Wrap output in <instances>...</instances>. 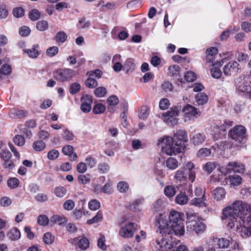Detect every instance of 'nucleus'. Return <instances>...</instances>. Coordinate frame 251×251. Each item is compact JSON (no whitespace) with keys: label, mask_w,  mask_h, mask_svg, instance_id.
Instances as JSON below:
<instances>
[{"label":"nucleus","mask_w":251,"mask_h":251,"mask_svg":"<svg viewBox=\"0 0 251 251\" xmlns=\"http://www.w3.org/2000/svg\"><path fill=\"white\" fill-rule=\"evenodd\" d=\"M222 219H228L227 226L243 238L251 236V204L237 201L223 210Z\"/></svg>","instance_id":"1"},{"label":"nucleus","mask_w":251,"mask_h":251,"mask_svg":"<svg viewBox=\"0 0 251 251\" xmlns=\"http://www.w3.org/2000/svg\"><path fill=\"white\" fill-rule=\"evenodd\" d=\"M188 141L187 135L185 131L178 130L173 137L164 136L158 139V145L161 146L162 152L167 155H172L183 152Z\"/></svg>","instance_id":"2"},{"label":"nucleus","mask_w":251,"mask_h":251,"mask_svg":"<svg viewBox=\"0 0 251 251\" xmlns=\"http://www.w3.org/2000/svg\"><path fill=\"white\" fill-rule=\"evenodd\" d=\"M184 215L176 211H172L169 215L170 227L172 232L176 236H181L185 232Z\"/></svg>","instance_id":"3"},{"label":"nucleus","mask_w":251,"mask_h":251,"mask_svg":"<svg viewBox=\"0 0 251 251\" xmlns=\"http://www.w3.org/2000/svg\"><path fill=\"white\" fill-rule=\"evenodd\" d=\"M187 230L190 232L194 231L197 234L204 231L206 228L202 220L198 215L194 212L189 211L186 213Z\"/></svg>","instance_id":"4"},{"label":"nucleus","mask_w":251,"mask_h":251,"mask_svg":"<svg viewBox=\"0 0 251 251\" xmlns=\"http://www.w3.org/2000/svg\"><path fill=\"white\" fill-rule=\"evenodd\" d=\"M245 170V166L243 163L238 161L229 162L225 167L218 168V171L221 174V175H218V176L212 175L211 176V180L215 182H219L221 179V176L223 175L226 176V174L231 172L243 174Z\"/></svg>","instance_id":"5"},{"label":"nucleus","mask_w":251,"mask_h":251,"mask_svg":"<svg viewBox=\"0 0 251 251\" xmlns=\"http://www.w3.org/2000/svg\"><path fill=\"white\" fill-rule=\"evenodd\" d=\"M156 248L159 251H174L175 245H176L173 241L170 234L162 235L156 240Z\"/></svg>","instance_id":"6"},{"label":"nucleus","mask_w":251,"mask_h":251,"mask_svg":"<svg viewBox=\"0 0 251 251\" xmlns=\"http://www.w3.org/2000/svg\"><path fill=\"white\" fill-rule=\"evenodd\" d=\"M179 110L177 107H175L170 109L166 112L159 115L163 122L170 126H174L178 123L177 116L178 115Z\"/></svg>","instance_id":"7"},{"label":"nucleus","mask_w":251,"mask_h":251,"mask_svg":"<svg viewBox=\"0 0 251 251\" xmlns=\"http://www.w3.org/2000/svg\"><path fill=\"white\" fill-rule=\"evenodd\" d=\"M75 76V72L70 68H62L53 73V77L57 81L65 82L70 81Z\"/></svg>","instance_id":"8"},{"label":"nucleus","mask_w":251,"mask_h":251,"mask_svg":"<svg viewBox=\"0 0 251 251\" xmlns=\"http://www.w3.org/2000/svg\"><path fill=\"white\" fill-rule=\"evenodd\" d=\"M156 225L162 235L171 234L173 233L170 224L167 220V216L164 214H160L156 217Z\"/></svg>","instance_id":"9"},{"label":"nucleus","mask_w":251,"mask_h":251,"mask_svg":"<svg viewBox=\"0 0 251 251\" xmlns=\"http://www.w3.org/2000/svg\"><path fill=\"white\" fill-rule=\"evenodd\" d=\"M246 128L243 126L238 125L230 130L229 136L234 140L241 143L246 138Z\"/></svg>","instance_id":"10"},{"label":"nucleus","mask_w":251,"mask_h":251,"mask_svg":"<svg viewBox=\"0 0 251 251\" xmlns=\"http://www.w3.org/2000/svg\"><path fill=\"white\" fill-rule=\"evenodd\" d=\"M236 88L238 91L251 94V78L250 76L244 78H238L236 81Z\"/></svg>","instance_id":"11"},{"label":"nucleus","mask_w":251,"mask_h":251,"mask_svg":"<svg viewBox=\"0 0 251 251\" xmlns=\"http://www.w3.org/2000/svg\"><path fill=\"white\" fill-rule=\"evenodd\" d=\"M219 56L216 48L211 47L209 48L206 50V61L212 64L222 66L224 63V59L219 60L218 58Z\"/></svg>","instance_id":"12"},{"label":"nucleus","mask_w":251,"mask_h":251,"mask_svg":"<svg viewBox=\"0 0 251 251\" xmlns=\"http://www.w3.org/2000/svg\"><path fill=\"white\" fill-rule=\"evenodd\" d=\"M136 228L134 227L133 223H128L124 226H122L119 230V235L126 238H131L136 232Z\"/></svg>","instance_id":"13"},{"label":"nucleus","mask_w":251,"mask_h":251,"mask_svg":"<svg viewBox=\"0 0 251 251\" xmlns=\"http://www.w3.org/2000/svg\"><path fill=\"white\" fill-rule=\"evenodd\" d=\"M185 121L194 120L198 114V110L195 107L187 104L183 108Z\"/></svg>","instance_id":"14"},{"label":"nucleus","mask_w":251,"mask_h":251,"mask_svg":"<svg viewBox=\"0 0 251 251\" xmlns=\"http://www.w3.org/2000/svg\"><path fill=\"white\" fill-rule=\"evenodd\" d=\"M239 70V64L237 62L231 60L223 68V72L225 75H230L231 74L236 73Z\"/></svg>","instance_id":"15"},{"label":"nucleus","mask_w":251,"mask_h":251,"mask_svg":"<svg viewBox=\"0 0 251 251\" xmlns=\"http://www.w3.org/2000/svg\"><path fill=\"white\" fill-rule=\"evenodd\" d=\"M39 45L37 44H34L30 49L23 50L25 53L32 59L37 58L41 54V50H39Z\"/></svg>","instance_id":"16"},{"label":"nucleus","mask_w":251,"mask_h":251,"mask_svg":"<svg viewBox=\"0 0 251 251\" xmlns=\"http://www.w3.org/2000/svg\"><path fill=\"white\" fill-rule=\"evenodd\" d=\"M212 195L215 200L221 201L226 197V191L224 188L218 187L213 190Z\"/></svg>","instance_id":"17"},{"label":"nucleus","mask_w":251,"mask_h":251,"mask_svg":"<svg viewBox=\"0 0 251 251\" xmlns=\"http://www.w3.org/2000/svg\"><path fill=\"white\" fill-rule=\"evenodd\" d=\"M63 153L68 155L69 159L71 161H74L76 160L77 155L75 152H74V148L71 145H66L62 149Z\"/></svg>","instance_id":"18"},{"label":"nucleus","mask_w":251,"mask_h":251,"mask_svg":"<svg viewBox=\"0 0 251 251\" xmlns=\"http://www.w3.org/2000/svg\"><path fill=\"white\" fill-rule=\"evenodd\" d=\"M107 102L108 110L111 113H113L116 110V106L119 103V99L117 96L112 95L108 98Z\"/></svg>","instance_id":"19"},{"label":"nucleus","mask_w":251,"mask_h":251,"mask_svg":"<svg viewBox=\"0 0 251 251\" xmlns=\"http://www.w3.org/2000/svg\"><path fill=\"white\" fill-rule=\"evenodd\" d=\"M206 136L204 134L198 133L194 134L191 138V142L195 146L202 144L205 140Z\"/></svg>","instance_id":"20"},{"label":"nucleus","mask_w":251,"mask_h":251,"mask_svg":"<svg viewBox=\"0 0 251 251\" xmlns=\"http://www.w3.org/2000/svg\"><path fill=\"white\" fill-rule=\"evenodd\" d=\"M7 236L10 240L16 241L20 238L21 232L18 228H13L7 233Z\"/></svg>","instance_id":"21"},{"label":"nucleus","mask_w":251,"mask_h":251,"mask_svg":"<svg viewBox=\"0 0 251 251\" xmlns=\"http://www.w3.org/2000/svg\"><path fill=\"white\" fill-rule=\"evenodd\" d=\"M26 115V112L22 110L13 108L9 112V116L11 118H21Z\"/></svg>","instance_id":"22"},{"label":"nucleus","mask_w":251,"mask_h":251,"mask_svg":"<svg viewBox=\"0 0 251 251\" xmlns=\"http://www.w3.org/2000/svg\"><path fill=\"white\" fill-rule=\"evenodd\" d=\"M186 168L188 170L189 174V179L193 182L194 181L196 178V168L194 164L191 162H188L186 165Z\"/></svg>","instance_id":"23"},{"label":"nucleus","mask_w":251,"mask_h":251,"mask_svg":"<svg viewBox=\"0 0 251 251\" xmlns=\"http://www.w3.org/2000/svg\"><path fill=\"white\" fill-rule=\"evenodd\" d=\"M211 66H212L210 69L211 76L214 78H220L222 75V72L220 68L221 66L212 64H211Z\"/></svg>","instance_id":"24"},{"label":"nucleus","mask_w":251,"mask_h":251,"mask_svg":"<svg viewBox=\"0 0 251 251\" xmlns=\"http://www.w3.org/2000/svg\"><path fill=\"white\" fill-rule=\"evenodd\" d=\"M227 178L229 180L230 185L232 186H239L242 181V177L237 175L229 176Z\"/></svg>","instance_id":"25"},{"label":"nucleus","mask_w":251,"mask_h":251,"mask_svg":"<svg viewBox=\"0 0 251 251\" xmlns=\"http://www.w3.org/2000/svg\"><path fill=\"white\" fill-rule=\"evenodd\" d=\"M212 150H216L214 146L211 147V149L201 148L197 152V156L200 158H205L209 156L212 153Z\"/></svg>","instance_id":"26"},{"label":"nucleus","mask_w":251,"mask_h":251,"mask_svg":"<svg viewBox=\"0 0 251 251\" xmlns=\"http://www.w3.org/2000/svg\"><path fill=\"white\" fill-rule=\"evenodd\" d=\"M215 242L220 249H226L230 244V241L225 238H216Z\"/></svg>","instance_id":"27"},{"label":"nucleus","mask_w":251,"mask_h":251,"mask_svg":"<svg viewBox=\"0 0 251 251\" xmlns=\"http://www.w3.org/2000/svg\"><path fill=\"white\" fill-rule=\"evenodd\" d=\"M67 222V219L65 216L53 215L50 218V222L53 224H57L61 226Z\"/></svg>","instance_id":"28"},{"label":"nucleus","mask_w":251,"mask_h":251,"mask_svg":"<svg viewBox=\"0 0 251 251\" xmlns=\"http://www.w3.org/2000/svg\"><path fill=\"white\" fill-rule=\"evenodd\" d=\"M135 64L132 59L128 58L126 60L124 65V70L127 73L132 72L134 70Z\"/></svg>","instance_id":"29"},{"label":"nucleus","mask_w":251,"mask_h":251,"mask_svg":"<svg viewBox=\"0 0 251 251\" xmlns=\"http://www.w3.org/2000/svg\"><path fill=\"white\" fill-rule=\"evenodd\" d=\"M208 100V96L203 93H199L196 96V101L199 105L206 103Z\"/></svg>","instance_id":"30"},{"label":"nucleus","mask_w":251,"mask_h":251,"mask_svg":"<svg viewBox=\"0 0 251 251\" xmlns=\"http://www.w3.org/2000/svg\"><path fill=\"white\" fill-rule=\"evenodd\" d=\"M218 163L216 162H208L203 167V170L207 173L210 174L216 168Z\"/></svg>","instance_id":"31"},{"label":"nucleus","mask_w":251,"mask_h":251,"mask_svg":"<svg viewBox=\"0 0 251 251\" xmlns=\"http://www.w3.org/2000/svg\"><path fill=\"white\" fill-rule=\"evenodd\" d=\"M169 74L170 75L174 77H177L179 76L180 68L177 65H171L168 68Z\"/></svg>","instance_id":"32"},{"label":"nucleus","mask_w":251,"mask_h":251,"mask_svg":"<svg viewBox=\"0 0 251 251\" xmlns=\"http://www.w3.org/2000/svg\"><path fill=\"white\" fill-rule=\"evenodd\" d=\"M212 135L215 140H218L219 138L222 137L223 133L220 130V126L219 125H214L211 126Z\"/></svg>","instance_id":"33"},{"label":"nucleus","mask_w":251,"mask_h":251,"mask_svg":"<svg viewBox=\"0 0 251 251\" xmlns=\"http://www.w3.org/2000/svg\"><path fill=\"white\" fill-rule=\"evenodd\" d=\"M32 147L35 151H41L45 149L46 144L42 140H37L33 142Z\"/></svg>","instance_id":"34"},{"label":"nucleus","mask_w":251,"mask_h":251,"mask_svg":"<svg viewBox=\"0 0 251 251\" xmlns=\"http://www.w3.org/2000/svg\"><path fill=\"white\" fill-rule=\"evenodd\" d=\"M206 201L203 200V197L201 198H194L191 201V204L199 207H206L207 205L205 202Z\"/></svg>","instance_id":"35"},{"label":"nucleus","mask_w":251,"mask_h":251,"mask_svg":"<svg viewBox=\"0 0 251 251\" xmlns=\"http://www.w3.org/2000/svg\"><path fill=\"white\" fill-rule=\"evenodd\" d=\"M67 39V34L65 32L62 31L58 32L54 37V40L58 43H63Z\"/></svg>","instance_id":"36"},{"label":"nucleus","mask_w":251,"mask_h":251,"mask_svg":"<svg viewBox=\"0 0 251 251\" xmlns=\"http://www.w3.org/2000/svg\"><path fill=\"white\" fill-rule=\"evenodd\" d=\"M101 191L103 193L108 195L112 194L113 191L112 181L110 180H108V181L102 187Z\"/></svg>","instance_id":"37"},{"label":"nucleus","mask_w":251,"mask_h":251,"mask_svg":"<svg viewBox=\"0 0 251 251\" xmlns=\"http://www.w3.org/2000/svg\"><path fill=\"white\" fill-rule=\"evenodd\" d=\"M91 176L90 174L80 175L77 177L78 182L82 184H86L91 181Z\"/></svg>","instance_id":"38"},{"label":"nucleus","mask_w":251,"mask_h":251,"mask_svg":"<svg viewBox=\"0 0 251 251\" xmlns=\"http://www.w3.org/2000/svg\"><path fill=\"white\" fill-rule=\"evenodd\" d=\"M175 178L179 182L185 181L187 180V175L183 170L177 171L174 176Z\"/></svg>","instance_id":"39"},{"label":"nucleus","mask_w":251,"mask_h":251,"mask_svg":"<svg viewBox=\"0 0 251 251\" xmlns=\"http://www.w3.org/2000/svg\"><path fill=\"white\" fill-rule=\"evenodd\" d=\"M117 189L121 193H126L129 189L128 183L125 181H121L117 184Z\"/></svg>","instance_id":"40"},{"label":"nucleus","mask_w":251,"mask_h":251,"mask_svg":"<svg viewBox=\"0 0 251 251\" xmlns=\"http://www.w3.org/2000/svg\"><path fill=\"white\" fill-rule=\"evenodd\" d=\"M188 197L184 193H181L176 198V201L177 203L181 205H184L187 203L188 201Z\"/></svg>","instance_id":"41"},{"label":"nucleus","mask_w":251,"mask_h":251,"mask_svg":"<svg viewBox=\"0 0 251 251\" xmlns=\"http://www.w3.org/2000/svg\"><path fill=\"white\" fill-rule=\"evenodd\" d=\"M20 184L19 180L16 177H11L8 179L7 184L10 189H15L17 188Z\"/></svg>","instance_id":"42"},{"label":"nucleus","mask_w":251,"mask_h":251,"mask_svg":"<svg viewBox=\"0 0 251 251\" xmlns=\"http://www.w3.org/2000/svg\"><path fill=\"white\" fill-rule=\"evenodd\" d=\"M166 166L171 170H175L178 167L177 161L174 158L170 157L166 161Z\"/></svg>","instance_id":"43"},{"label":"nucleus","mask_w":251,"mask_h":251,"mask_svg":"<svg viewBox=\"0 0 251 251\" xmlns=\"http://www.w3.org/2000/svg\"><path fill=\"white\" fill-rule=\"evenodd\" d=\"M77 245L81 250H85L89 247V241L87 238L82 237L78 240Z\"/></svg>","instance_id":"44"},{"label":"nucleus","mask_w":251,"mask_h":251,"mask_svg":"<svg viewBox=\"0 0 251 251\" xmlns=\"http://www.w3.org/2000/svg\"><path fill=\"white\" fill-rule=\"evenodd\" d=\"M12 68L10 66L7 64L3 65L0 69V78L2 75H8L11 73Z\"/></svg>","instance_id":"45"},{"label":"nucleus","mask_w":251,"mask_h":251,"mask_svg":"<svg viewBox=\"0 0 251 251\" xmlns=\"http://www.w3.org/2000/svg\"><path fill=\"white\" fill-rule=\"evenodd\" d=\"M150 114V109L147 106L141 107L139 113V117L141 119L145 120L148 118Z\"/></svg>","instance_id":"46"},{"label":"nucleus","mask_w":251,"mask_h":251,"mask_svg":"<svg viewBox=\"0 0 251 251\" xmlns=\"http://www.w3.org/2000/svg\"><path fill=\"white\" fill-rule=\"evenodd\" d=\"M102 219V213L101 211H99L97 214L93 218L87 221V223L88 225H91L100 222Z\"/></svg>","instance_id":"47"},{"label":"nucleus","mask_w":251,"mask_h":251,"mask_svg":"<svg viewBox=\"0 0 251 251\" xmlns=\"http://www.w3.org/2000/svg\"><path fill=\"white\" fill-rule=\"evenodd\" d=\"M59 51V49L56 46H52L49 48L46 51L47 56L52 57L55 56Z\"/></svg>","instance_id":"48"},{"label":"nucleus","mask_w":251,"mask_h":251,"mask_svg":"<svg viewBox=\"0 0 251 251\" xmlns=\"http://www.w3.org/2000/svg\"><path fill=\"white\" fill-rule=\"evenodd\" d=\"M98 169L100 173L106 174L109 172L110 166L108 164L105 162L100 163L98 165Z\"/></svg>","instance_id":"49"},{"label":"nucleus","mask_w":251,"mask_h":251,"mask_svg":"<svg viewBox=\"0 0 251 251\" xmlns=\"http://www.w3.org/2000/svg\"><path fill=\"white\" fill-rule=\"evenodd\" d=\"M54 192L57 197L62 198L66 195L67 190L65 187L59 186L55 188Z\"/></svg>","instance_id":"50"},{"label":"nucleus","mask_w":251,"mask_h":251,"mask_svg":"<svg viewBox=\"0 0 251 251\" xmlns=\"http://www.w3.org/2000/svg\"><path fill=\"white\" fill-rule=\"evenodd\" d=\"M107 93V90L104 87H99L94 91L95 95L98 98L103 97Z\"/></svg>","instance_id":"51"},{"label":"nucleus","mask_w":251,"mask_h":251,"mask_svg":"<svg viewBox=\"0 0 251 251\" xmlns=\"http://www.w3.org/2000/svg\"><path fill=\"white\" fill-rule=\"evenodd\" d=\"M163 208V200L159 199L152 204V210L154 212H159Z\"/></svg>","instance_id":"52"},{"label":"nucleus","mask_w":251,"mask_h":251,"mask_svg":"<svg viewBox=\"0 0 251 251\" xmlns=\"http://www.w3.org/2000/svg\"><path fill=\"white\" fill-rule=\"evenodd\" d=\"M105 110V107L101 103H97L93 107V111L96 114H100Z\"/></svg>","instance_id":"53"},{"label":"nucleus","mask_w":251,"mask_h":251,"mask_svg":"<svg viewBox=\"0 0 251 251\" xmlns=\"http://www.w3.org/2000/svg\"><path fill=\"white\" fill-rule=\"evenodd\" d=\"M164 194L168 197H173L176 193L175 188L173 186H167L164 188Z\"/></svg>","instance_id":"54"},{"label":"nucleus","mask_w":251,"mask_h":251,"mask_svg":"<svg viewBox=\"0 0 251 251\" xmlns=\"http://www.w3.org/2000/svg\"><path fill=\"white\" fill-rule=\"evenodd\" d=\"M100 238L98 240V247L103 251H105L107 249V246L105 244V237L101 233L100 234Z\"/></svg>","instance_id":"55"},{"label":"nucleus","mask_w":251,"mask_h":251,"mask_svg":"<svg viewBox=\"0 0 251 251\" xmlns=\"http://www.w3.org/2000/svg\"><path fill=\"white\" fill-rule=\"evenodd\" d=\"M100 202L97 200H91L88 203V206L91 210H97L100 207Z\"/></svg>","instance_id":"56"},{"label":"nucleus","mask_w":251,"mask_h":251,"mask_svg":"<svg viewBox=\"0 0 251 251\" xmlns=\"http://www.w3.org/2000/svg\"><path fill=\"white\" fill-rule=\"evenodd\" d=\"M62 137L64 139L67 141L73 140L74 138V135L72 131L69 130L66 127L63 128V134Z\"/></svg>","instance_id":"57"},{"label":"nucleus","mask_w":251,"mask_h":251,"mask_svg":"<svg viewBox=\"0 0 251 251\" xmlns=\"http://www.w3.org/2000/svg\"><path fill=\"white\" fill-rule=\"evenodd\" d=\"M184 79L187 82H193L196 80L197 76L196 74L192 71H188L184 75Z\"/></svg>","instance_id":"58"},{"label":"nucleus","mask_w":251,"mask_h":251,"mask_svg":"<svg viewBox=\"0 0 251 251\" xmlns=\"http://www.w3.org/2000/svg\"><path fill=\"white\" fill-rule=\"evenodd\" d=\"M80 85L78 83L75 82L71 85L69 91L71 94L74 95L78 93L80 91Z\"/></svg>","instance_id":"59"},{"label":"nucleus","mask_w":251,"mask_h":251,"mask_svg":"<svg viewBox=\"0 0 251 251\" xmlns=\"http://www.w3.org/2000/svg\"><path fill=\"white\" fill-rule=\"evenodd\" d=\"M40 17V13L36 9L30 10L29 12V17L32 21H36Z\"/></svg>","instance_id":"60"},{"label":"nucleus","mask_w":251,"mask_h":251,"mask_svg":"<svg viewBox=\"0 0 251 251\" xmlns=\"http://www.w3.org/2000/svg\"><path fill=\"white\" fill-rule=\"evenodd\" d=\"M48 23L47 21L42 20L39 21L36 25V27L38 30L43 31L48 28Z\"/></svg>","instance_id":"61"},{"label":"nucleus","mask_w":251,"mask_h":251,"mask_svg":"<svg viewBox=\"0 0 251 251\" xmlns=\"http://www.w3.org/2000/svg\"><path fill=\"white\" fill-rule=\"evenodd\" d=\"M49 222V218L45 215H40L38 217V224L41 226H45L48 224Z\"/></svg>","instance_id":"62"},{"label":"nucleus","mask_w":251,"mask_h":251,"mask_svg":"<svg viewBox=\"0 0 251 251\" xmlns=\"http://www.w3.org/2000/svg\"><path fill=\"white\" fill-rule=\"evenodd\" d=\"M13 141L16 145L19 146H22L25 143V138L20 135H16L13 138Z\"/></svg>","instance_id":"63"},{"label":"nucleus","mask_w":251,"mask_h":251,"mask_svg":"<svg viewBox=\"0 0 251 251\" xmlns=\"http://www.w3.org/2000/svg\"><path fill=\"white\" fill-rule=\"evenodd\" d=\"M85 83L86 86L90 88H94L97 86L98 84L97 80L91 77L88 78Z\"/></svg>","instance_id":"64"}]
</instances>
